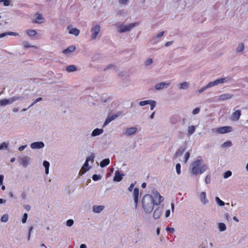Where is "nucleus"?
Returning a JSON list of instances; mask_svg holds the SVG:
<instances>
[{
    "label": "nucleus",
    "mask_w": 248,
    "mask_h": 248,
    "mask_svg": "<svg viewBox=\"0 0 248 248\" xmlns=\"http://www.w3.org/2000/svg\"><path fill=\"white\" fill-rule=\"evenodd\" d=\"M202 159H198L193 161L191 165V171L192 174L198 175L199 173H203L207 168L206 164H203Z\"/></svg>",
    "instance_id": "nucleus-1"
},
{
    "label": "nucleus",
    "mask_w": 248,
    "mask_h": 248,
    "mask_svg": "<svg viewBox=\"0 0 248 248\" xmlns=\"http://www.w3.org/2000/svg\"><path fill=\"white\" fill-rule=\"evenodd\" d=\"M142 207L145 212L150 213L152 212L155 205L153 197L149 195H145L142 200Z\"/></svg>",
    "instance_id": "nucleus-2"
},
{
    "label": "nucleus",
    "mask_w": 248,
    "mask_h": 248,
    "mask_svg": "<svg viewBox=\"0 0 248 248\" xmlns=\"http://www.w3.org/2000/svg\"><path fill=\"white\" fill-rule=\"evenodd\" d=\"M225 81V78H222L220 79H217L214 81L210 82L206 86L202 87L201 89L199 90L198 92L199 93H202L204 92L206 89L208 88L213 87L215 85H217L220 83H224Z\"/></svg>",
    "instance_id": "nucleus-3"
},
{
    "label": "nucleus",
    "mask_w": 248,
    "mask_h": 248,
    "mask_svg": "<svg viewBox=\"0 0 248 248\" xmlns=\"http://www.w3.org/2000/svg\"><path fill=\"white\" fill-rule=\"evenodd\" d=\"M139 24V23H131L126 26L120 25L118 28L120 32L129 31L131 29Z\"/></svg>",
    "instance_id": "nucleus-4"
},
{
    "label": "nucleus",
    "mask_w": 248,
    "mask_h": 248,
    "mask_svg": "<svg viewBox=\"0 0 248 248\" xmlns=\"http://www.w3.org/2000/svg\"><path fill=\"white\" fill-rule=\"evenodd\" d=\"M21 99L20 97L14 96L10 99H3L0 100V104L1 106H5L8 104H11L14 101Z\"/></svg>",
    "instance_id": "nucleus-5"
},
{
    "label": "nucleus",
    "mask_w": 248,
    "mask_h": 248,
    "mask_svg": "<svg viewBox=\"0 0 248 248\" xmlns=\"http://www.w3.org/2000/svg\"><path fill=\"white\" fill-rule=\"evenodd\" d=\"M232 127L229 126L220 127L216 129V131L219 134H224L231 132Z\"/></svg>",
    "instance_id": "nucleus-6"
},
{
    "label": "nucleus",
    "mask_w": 248,
    "mask_h": 248,
    "mask_svg": "<svg viewBox=\"0 0 248 248\" xmlns=\"http://www.w3.org/2000/svg\"><path fill=\"white\" fill-rule=\"evenodd\" d=\"M100 30V26L97 25L94 26L92 29H91V32L92 33V39L94 40L95 39L98 33L99 32Z\"/></svg>",
    "instance_id": "nucleus-7"
},
{
    "label": "nucleus",
    "mask_w": 248,
    "mask_h": 248,
    "mask_svg": "<svg viewBox=\"0 0 248 248\" xmlns=\"http://www.w3.org/2000/svg\"><path fill=\"white\" fill-rule=\"evenodd\" d=\"M241 115V111L240 110H237L235 111L232 115L231 119L233 121H237L239 120L240 116Z\"/></svg>",
    "instance_id": "nucleus-8"
},
{
    "label": "nucleus",
    "mask_w": 248,
    "mask_h": 248,
    "mask_svg": "<svg viewBox=\"0 0 248 248\" xmlns=\"http://www.w3.org/2000/svg\"><path fill=\"white\" fill-rule=\"evenodd\" d=\"M155 199H154V202L155 204V205L160 204L164 200L163 197L160 195V194L158 192H157L155 194Z\"/></svg>",
    "instance_id": "nucleus-9"
},
{
    "label": "nucleus",
    "mask_w": 248,
    "mask_h": 248,
    "mask_svg": "<svg viewBox=\"0 0 248 248\" xmlns=\"http://www.w3.org/2000/svg\"><path fill=\"white\" fill-rule=\"evenodd\" d=\"M170 82H169L168 83H166L164 82H160V83H158L155 85V89L156 90H162L164 88H167L170 85Z\"/></svg>",
    "instance_id": "nucleus-10"
},
{
    "label": "nucleus",
    "mask_w": 248,
    "mask_h": 248,
    "mask_svg": "<svg viewBox=\"0 0 248 248\" xmlns=\"http://www.w3.org/2000/svg\"><path fill=\"white\" fill-rule=\"evenodd\" d=\"M67 29L69 30V33L70 34H74L76 36H78L79 34V30L77 28H73L72 25L68 26Z\"/></svg>",
    "instance_id": "nucleus-11"
},
{
    "label": "nucleus",
    "mask_w": 248,
    "mask_h": 248,
    "mask_svg": "<svg viewBox=\"0 0 248 248\" xmlns=\"http://www.w3.org/2000/svg\"><path fill=\"white\" fill-rule=\"evenodd\" d=\"M44 143L42 141L35 142L31 144V147L32 149H40L44 147Z\"/></svg>",
    "instance_id": "nucleus-12"
},
{
    "label": "nucleus",
    "mask_w": 248,
    "mask_h": 248,
    "mask_svg": "<svg viewBox=\"0 0 248 248\" xmlns=\"http://www.w3.org/2000/svg\"><path fill=\"white\" fill-rule=\"evenodd\" d=\"M123 176L124 174L121 173L118 170L116 171L113 178L114 181L120 182L123 179Z\"/></svg>",
    "instance_id": "nucleus-13"
},
{
    "label": "nucleus",
    "mask_w": 248,
    "mask_h": 248,
    "mask_svg": "<svg viewBox=\"0 0 248 248\" xmlns=\"http://www.w3.org/2000/svg\"><path fill=\"white\" fill-rule=\"evenodd\" d=\"M137 131V128L135 127L127 128L125 129V134L127 136H131L135 133Z\"/></svg>",
    "instance_id": "nucleus-14"
},
{
    "label": "nucleus",
    "mask_w": 248,
    "mask_h": 248,
    "mask_svg": "<svg viewBox=\"0 0 248 248\" xmlns=\"http://www.w3.org/2000/svg\"><path fill=\"white\" fill-rule=\"evenodd\" d=\"M88 162L89 160H86L85 162L84 163L83 166H82V168L79 171L80 174H82L90 169Z\"/></svg>",
    "instance_id": "nucleus-15"
},
{
    "label": "nucleus",
    "mask_w": 248,
    "mask_h": 248,
    "mask_svg": "<svg viewBox=\"0 0 248 248\" xmlns=\"http://www.w3.org/2000/svg\"><path fill=\"white\" fill-rule=\"evenodd\" d=\"M139 194V188H137V187L135 188L134 189V191H133V195H134V202L136 204V206H137V204L138 203Z\"/></svg>",
    "instance_id": "nucleus-16"
},
{
    "label": "nucleus",
    "mask_w": 248,
    "mask_h": 248,
    "mask_svg": "<svg viewBox=\"0 0 248 248\" xmlns=\"http://www.w3.org/2000/svg\"><path fill=\"white\" fill-rule=\"evenodd\" d=\"M233 95L229 94V93H225L223 94H221L219 95L218 99L220 101H223L227 99H231Z\"/></svg>",
    "instance_id": "nucleus-17"
},
{
    "label": "nucleus",
    "mask_w": 248,
    "mask_h": 248,
    "mask_svg": "<svg viewBox=\"0 0 248 248\" xmlns=\"http://www.w3.org/2000/svg\"><path fill=\"white\" fill-rule=\"evenodd\" d=\"M30 161V158L27 156H24L20 158V164H22L24 167H26Z\"/></svg>",
    "instance_id": "nucleus-18"
},
{
    "label": "nucleus",
    "mask_w": 248,
    "mask_h": 248,
    "mask_svg": "<svg viewBox=\"0 0 248 248\" xmlns=\"http://www.w3.org/2000/svg\"><path fill=\"white\" fill-rule=\"evenodd\" d=\"M162 214V210L159 208H157L154 212L153 217L155 219L159 218Z\"/></svg>",
    "instance_id": "nucleus-19"
},
{
    "label": "nucleus",
    "mask_w": 248,
    "mask_h": 248,
    "mask_svg": "<svg viewBox=\"0 0 248 248\" xmlns=\"http://www.w3.org/2000/svg\"><path fill=\"white\" fill-rule=\"evenodd\" d=\"M35 16H36V17L34 22L37 23H41L43 22L44 19L41 14H36Z\"/></svg>",
    "instance_id": "nucleus-20"
},
{
    "label": "nucleus",
    "mask_w": 248,
    "mask_h": 248,
    "mask_svg": "<svg viewBox=\"0 0 248 248\" xmlns=\"http://www.w3.org/2000/svg\"><path fill=\"white\" fill-rule=\"evenodd\" d=\"M76 49V46H69L66 49H65L63 50L62 53L64 54H68L74 51Z\"/></svg>",
    "instance_id": "nucleus-21"
},
{
    "label": "nucleus",
    "mask_w": 248,
    "mask_h": 248,
    "mask_svg": "<svg viewBox=\"0 0 248 248\" xmlns=\"http://www.w3.org/2000/svg\"><path fill=\"white\" fill-rule=\"evenodd\" d=\"M200 199L203 204H206L208 202V200L206 198V193L205 192H201L200 194Z\"/></svg>",
    "instance_id": "nucleus-22"
},
{
    "label": "nucleus",
    "mask_w": 248,
    "mask_h": 248,
    "mask_svg": "<svg viewBox=\"0 0 248 248\" xmlns=\"http://www.w3.org/2000/svg\"><path fill=\"white\" fill-rule=\"evenodd\" d=\"M104 208V206L102 205H94L93 206V211L95 213H100L101 212Z\"/></svg>",
    "instance_id": "nucleus-23"
},
{
    "label": "nucleus",
    "mask_w": 248,
    "mask_h": 248,
    "mask_svg": "<svg viewBox=\"0 0 248 248\" xmlns=\"http://www.w3.org/2000/svg\"><path fill=\"white\" fill-rule=\"evenodd\" d=\"M186 149L184 148H179L178 150L176 152L174 156L175 157L177 158L179 156H181L183 155V154L185 151Z\"/></svg>",
    "instance_id": "nucleus-24"
},
{
    "label": "nucleus",
    "mask_w": 248,
    "mask_h": 248,
    "mask_svg": "<svg viewBox=\"0 0 248 248\" xmlns=\"http://www.w3.org/2000/svg\"><path fill=\"white\" fill-rule=\"evenodd\" d=\"M110 163V160L109 158H106L103 159L100 163L101 167L104 168L108 166Z\"/></svg>",
    "instance_id": "nucleus-25"
},
{
    "label": "nucleus",
    "mask_w": 248,
    "mask_h": 248,
    "mask_svg": "<svg viewBox=\"0 0 248 248\" xmlns=\"http://www.w3.org/2000/svg\"><path fill=\"white\" fill-rule=\"evenodd\" d=\"M103 131V130L102 129L96 128L93 130L92 135L93 136H96L100 135Z\"/></svg>",
    "instance_id": "nucleus-26"
},
{
    "label": "nucleus",
    "mask_w": 248,
    "mask_h": 248,
    "mask_svg": "<svg viewBox=\"0 0 248 248\" xmlns=\"http://www.w3.org/2000/svg\"><path fill=\"white\" fill-rule=\"evenodd\" d=\"M26 32L30 36H34L37 34V31L34 30H27Z\"/></svg>",
    "instance_id": "nucleus-27"
},
{
    "label": "nucleus",
    "mask_w": 248,
    "mask_h": 248,
    "mask_svg": "<svg viewBox=\"0 0 248 248\" xmlns=\"http://www.w3.org/2000/svg\"><path fill=\"white\" fill-rule=\"evenodd\" d=\"M77 70L76 67L74 65L68 66L66 67V70L68 72H74Z\"/></svg>",
    "instance_id": "nucleus-28"
},
{
    "label": "nucleus",
    "mask_w": 248,
    "mask_h": 248,
    "mask_svg": "<svg viewBox=\"0 0 248 248\" xmlns=\"http://www.w3.org/2000/svg\"><path fill=\"white\" fill-rule=\"evenodd\" d=\"M195 131V127L194 126H190L188 128V135H192Z\"/></svg>",
    "instance_id": "nucleus-29"
},
{
    "label": "nucleus",
    "mask_w": 248,
    "mask_h": 248,
    "mask_svg": "<svg viewBox=\"0 0 248 248\" xmlns=\"http://www.w3.org/2000/svg\"><path fill=\"white\" fill-rule=\"evenodd\" d=\"M218 227L220 231H224L226 229V225L223 223H219Z\"/></svg>",
    "instance_id": "nucleus-30"
},
{
    "label": "nucleus",
    "mask_w": 248,
    "mask_h": 248,
    "mask_svg": "<svg viewBox=\"0 0 248 248\" xmlns=\"http://www.w3.org/2000/svg\"><path fill=\"white\" fill-rule=\"evenodd\" d=\"M215 199L217 203L219 204L220 206H222L224 205V202L221 201L218 197H216Z\"/></svg>",
    "instance_id": "nucleus-31"
},
{
    "label": "nucleus",
    "mask_w": 248,
    "mask_h": 248,
    "mask_svg": "<svg viewBox=\"0 0 248 248\" xmlns=\"http://www.w3.org/2000/svg\"><path fill=\"white\" fill-rule=\"evenodd\" d=\"M189 84L186 82H184L181 84L180 89H186L188 88Z\"/></svg>",
    "instance_id": "nucleus-32"
},
{
    "label": "nucleus",
    "mask_w": 248,
    "mask_h": 248,
    "mask_svg": "<svg viewBox=\"0 0 248 248\" xmlns=\"http://www.w3.org/2000/svg\"><path fill=\"white\" fill-rule=\"evenodd\" d=\"M121 113H122L121 112H118L117 113H116L109 117L111 120V121H113V120H114L115 119H116V118L119 117L121 114Z\"/></svg>",
    "instance_id": "nucleus-33"
},
{
    "label": "nucleus",
    "mask_w": 248,
    "mask_h": 248,
    "mask_svg": "<svg viewBox=\"0 0 248 248\" xmlns=\"http://www.w3.org/2000/svg\"><path fill=\"white\" fill-rule=\"evenodd\" d=\"M93 180L94 181L99 180L101 179V176L100 175L94 174L92 177Z\"/></svg>",
    "instance_id": "nucleus-34"
},
{
    "label": "nucleus",
    "mask_w": 248,
    "mask_h": 248,
    "mask_svg": "<svg viewBox=\"0 0 248 248\" xmlns=\"http://www.w3.org/2000/svg\"><path fill=\"white\" fill-rule=\"evenodd\" d=\"M244 46L243 44H241L239 45L238 47L237 48L236 51L238 52H241L244 50Z\"/></svg>",
    "instance_id": "nucleus-35"
},
{
    "label": "nucleus",
    "mask_w": 248,
    "mask_h": 248,
    "mask_svg": "<svg viewBox=\"0 0 248 248\" xmlns=\"http://www.w3.org/2000/svg\"><path fill=\"white\" fill-rule=\"evenodd\" d=\"M181 165L179 163H177L176 165V172L179 175L181 173Z\"/></svg>",
    "instance_id": "nucleus-36"
},
{
    "label": "nucleus",
    "mask_w": 248,
    "mask_h": 248,
    "mask_svg": "<svg viewBox=\"0 0 248 248\" xmlns=\"http://www.w3.org/2000/svg\"><path fill=\"white\" fill-rule=\"evenodd\" d=\"M150 103H151V100L142 101L140 102V105L144 106L146 105L149 104Z\"/></svg>",
    "instance_id": "nucleus-37"
},
{
    "label": "nucleus",
    "mask_w": 248,
    "mask_h": 248,
    "mask_svg": "<svg viewBox=\"0 0 248 248\" xmlns=\"http://www.w3.org/2000/svg\"><path fill=\"white\" fill-rule=\"evenodd\" d=\"M0 220L2 222H7L8 220V216L7 215H4L1 217Z\"/></svg>",
    "instance_id": "nucleus-38"
},
{
    "label": "nucleus",
    "mask_w": 248,
    "mask_h": 248,
    "mask_svg": "<svg viewBox=\"0 0 248 248\" xmlns=\"http://www.w3.org/2000/svg\"><path fill=\"white\" fill-rule=\"evenodd\" d=\"M190 153L187 152H186L185 155V160H184V162L185 163H186L188 160V159H189V157H190Z\"/></svg>",
    "instance_id": "nucleus-39"
},
{
    "label": "nucleus",
    "mask_w": 248,
    "mask_h": 248,
    "mask_svg": "<svg viewBox=\"0 0 248 248\" xmlns=\"http://www.w3.org/2000/svg\"><path fill=\"white\" fill-rule=\"evenodd\" d=\"M232 145V142L230 141L225 142L222 145L223 147H230Z\"/></svg>",
    "instance_id": "nucleus-40"
},
{
    "label": "nucleus",
    "mask_w": 248,
    "mask_h": 248,
    "mask_svg": "<svg viewBox=\"0 0 248 248\" xmlns=\"http://www.w3.org/2000/svg\"><path fill=\"white\" fill-rule=\"evenodd\" d=\"M149 104L151 105V109L153 110L155 107L156 102L155 101L151 100V103H150Z\"/></svg>",
    "instance_id": "nucleus-41"
},
{
    "label": "nucleus",
    "mask_w": 248,
    "mask_h": 248,
    "mask_svg": "<svg viewBox=\"0 0 248 248\" xmlns=\"http://www.w3.org/2000/svg\"><path fill=\"white\" fill-rule=\"evenodd\" d=\"M232 175V172L230 170L226 171L224 174V177L227 178Z\"/></svg>",
    "instance_id": "nucleus-42"
},
{
    "label": "nucleus",
    "mask_w": 248,
    "mask_h": 248,
    "mask_svg": "<svg viewBox=\"0 0 248 248\" xmlns=\"http://www.w3.org/2000/svg\"><path fill=\"white\" fill-rule=\"evenodd\" d=\"M23 46H24V47H25V48H29V47H32V46L30 45L29 43L28 42H23ZM32 47L37 48V46H32Z\"/></svg>",
    "instance_id": "nucleus-43"
},
{
    "label": "nucleus",
    "mask_w": 248,
    "mask_h": 248,
    "mask_svg": "<svg viewBox=\"0 0 248 248\" xmlns=\"http://www.w3.org/2000/svg\"><path fill=\"white\" fill-rule=\"evenodd\" d=\"M74 224V221L72 219H68L66 221V225L67 226L70 227Z\"/></svg>",
    "instance_id": "nucleus-44"
},
{
    "label": "nucleus",
    "mask_w": 248,
    "mask_h": 248,
    "mask_svg": "<svg viewBox=\"0 0 248 248\" xmlns=\"http://www.w3.org/2000/svg\"><path fill=\"white\" fill-rule=\"evenodd\" d=\"M27 217H28V214L27 213H25L23 215V217L22 219V222L23 223H25L26 222Z\"/></svg>",
    "instance_id": "nucleus-45"
},
{
    "label": "nucleus",
    "mask_w": 248,
    "mask_h": 248,
    "mask_svg": "<svg viewBox=\"0 0 248 248\" xmlns=\"http://www.w3.org/2000/svg\"><path fill=\"white\" fill-rule=\"evenodd\" d=\"M42 100V97H39L37 98L30 106L29 108L31 107V106H33L35 104L37 103V102L41 101Z\"/></svg>",
    "instance_id": "nucleus-46"
},
{
    "label": "nucleus",
    "mask_w": 248,
    "mask_h": 248,
    "mask_svg": "<svg viewBox=\"0 0 248 248\" xmlns=\"http://www.w3.org/2000/svg\"><path fill=\"white\" fill-rule=\"evenodd\" d=\"M152 62H153L152 59L149 58L145 61V65L148 66V65H149L150 64H151L152 63Z\"/></svg>",
    "instance_id": "nucleus-47"
},
{
    "label": "nucleus",
    "mask_w": 248,
    "mask_h": 248,
    "mask_svg": "<svg viewBox=\"0 0 248 248\" xmlns=\"http://www.w3.org/2000/svg\"><path fill=\"white\" fill-rule=\"evenodd\" d=\"M205 182L206 184H209L211 182V176L207 175L205 178Z\"/></svg>",
    "instance_id": "nucleus-48"
},
{
    "label": "nucleus",
    "mask_w": 248,
    "mask_h": 248,
    "mask_svg": "<svg viewBox=\"0 0 248 248\" xmlns=\"http://www.w3.org/2000/svg\"><path fill=\"white\" fill-rule=\"evenodd\" d=\"M7 144L5 142H3L1 144H0V150L3 149H6L7 147Z\"/></svg>",
    "instance_id": "nucleus-49"
},
{
    "label": "nucleus",
    "mask_w": 248,
    "mask_h": 248,
    "mask_svg": "<svg viewBox=\"0 0 248 248\" xmlns=\"http://www.w3.org/2000/svg\"><path fill=\"white\" fill-rule=\"evenodd\" d=\"M43 166L46 168H49V163L47 161H44L43 162Z\"/></svg>",
    "instance_id": "nucleus-50"
},
{
    "label": "nucleus",
    "mask_w": 248,
    "mask_h": 248,
    "mask_svg": "<svg viewBox=\"0 0 248 248\" xmlns=\"http://www.w3.org/2000/svg\"><path fill=\"white\" fill-rule=\"evenodd\" d=\"M200 108H195V109L193 110V111H192V113H193V114H194V115H195V114H196L200 112Z\"/></svg>",
    "instance_id": "nucleus-51"
},
{
    "label": "nucleus",
    "mask_w": 248,
    "mask_h": 248,
    "mask_svg": "<svg viewBox=\"0 0 248 248\" xmlns=\"http://www.w3.org/2000/svg\"><path fill=\"white\" fill-rule=\"evenodd\" d=\"M166 230L167 231H169L170 233H173L175 231L174 229L173 228L167 227L166 228Z\"/></svg>",
    "instance_id": "nucleus-52"
},
{
    "label": "nucleus",
    "mask_w": 248,
    "mask_h": 248,
    "mask_svg": "<svg viewBox=\"0 0 248 248\" xmlns=\"http://www.w3.org/2000/svg\"><path fill=\"white\" fill-rule=\"evenodd\" d=\"M111 121H111V120L109 118V117H108L106 119V121H105V122L104 124H105V125H107L108 124H109L110 122H111Z\"/></svg>",
    "instance_id": "nucleus-53"
},
{
    "label": "nucleus",
    "mask_w": 248,
    "mask_h": 248,
    "mask_svg": "<svg viewBox=\"0 0 248 248\" xmlns=\"http://www.w3.org/2000/svg\"><path fill=\"white\" fill-rule=\"evenodd\" d=\"M3 2V5L5 6H9L11 1H0V2Z\"/></svg>",
    "instance_id": "nucleus-54"
},
{
    "label": "nucleus",
    "mask_w": 248,
    "mask_h": 248,
    "mask_svg": "<svg viewBox=\"0 0 248 248\" xmlns=\"http://www.w3.org/2000/svg\"><path fill=\"white\" fill-rule=\"evenodd\" d=\"M8 34L10 35L17 36L18 33L15 32H8Z\"/></svg>",
    "instance_id": "nucleus-55"
},
{
    "label": "nucleus",
    "mask_w": 248,
    "mask_h": 248,
    "mask_svg": "<svg viewBox=\"0 0 248 248\" xmlns=\"http://www.w3.org/2000/svg\"><path fill=\"white\" fill-rule=\"evenodd\" d=\"M27 145H22V146H20L19 148H18V150L19 151H23V150H24V149L26 147Z\"/></svg>",
    "instance_id": "nucleus-56"
},
{
    "label": "nucleus",
    "mask_w": 248,
    "mask_h": 248,
    "mask_svg": "<svg viewBox=\"0 0 248 248\" xmlns=\"http://www.w3.org/2000/svg\"><path fill=\"white\" fill-rule=\"evenodd\" d=\"M164 33V31L160 32L159 33L157 34V38L161 37V36H162L163 35Z\"/></svg>",
    "instance_id": "nucleus-57"
},
{
    "label": "nucleus",
    "mask_w": 248,
    "mask_h": 248,
    "mask_svg": "<svg viewBox=\"0 0 248 248\" xmlns=\"http://www.w3.org/2000/svg\"><path fill=\"white\" fill-rule=\"evenodd\" d=\"M94 158V156L93 155H91V156H88L87 158H86V160H89V162L92 160H93Z\"/></svg>",
    "instance_id": "nucleus-58"
},
{
    "label": "nucleus",
    "mask_w": 248,
    "mask_h": 248,
    "mask_svg": "<svg viewBox=\"0 0 248 248\" xmlns=\"http://www.w3.org/2000/svg\"><path fill=\"white\" fill-rule=\"evenodd\" d=\"M32 229H33L32 227H30V228L29 229V235H28V239L29 240L30 239L31 232V231L32 230Z\"/></svg>",
    "instance_id": "nucleus-59"
},
{
    "label": "nucleus",
    "mask_w": 248,
    "mask_h": 248,
    "mask_svg": "<svg viewBox=\"0 0 248 248\" xmlns=\"http://www.w3.org/2000/svg\"><path fill=\"white\" fill-rule=\"evenodd\" d=\"M170 210H167L165 213L166 217H168L170 216Z\"/></svg>",
    "instance_id": "nucleus-60"
},
{
    "label": "nucleus",
    "mask_w": 248,
    "mask_h": 248,
    "mask_svg": "<svg viewBox=\"0 0 248 248\" xmlns=\"http://www.w3.org/2000/svg\"><path fill=\"white\" fill-rule=\"evenodd\" d=\"M4 179V176L2 175H0V184L1 185L2 184L3 181Z\"/></svg>",
    "instance_id": "nucleus-61"
},
{
    "label": "nucleus",
    "mask_w": 248,
    "mask_h": 248,
    "mask_svg": "<svg viewBox=\"0 0 248 248\" xmlns=\"http://www.w3.org/2000/svg\"><path fill=\"white\" fill-rule=\"evenodd\" d=\"M7 35H8V32H5V33H0V38H2V37L6 36Z\"/></svg>",
    "instance_id": "nucleus-62"
},
{
    "label": "nucleus",
    "mask_w": 248,
    "mask_h": 248,
    "mask_svg": "<svg viewBox=\"0 0 248 248\" xmlns=\"http://www.w3.org/2000/svg\"><path fill=\"white\" fill-rule=\"evenodd\" d=\"M173 42L172 41H170V42H167L166 44H165V46H169L171 45L172 44Z\"/></svg>",
    "instance_id": "nucleus-63"
},
{
    "label": "nucleus",
    "mask_w": 248,
    "mask_h": 248,
    "mask_svg": "<svg viewBox=\"0 0 248 248\" xmlns=\"http://www.w3.org/2000/svg\"><path fill=\"white\" fill-rule=\"evenodd\" d=\"M134 185L133 184H131L130 186L128 188V190L130 191H131L133 188V187H134Z\"/></svg>",
    "instance_id": "nucleus-64"
}]
</instances>
